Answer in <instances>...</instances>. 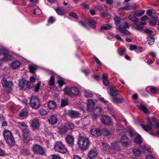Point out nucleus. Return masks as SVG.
I'll return each mask as SVG.
<instances>
[{"label":"nucleus","instance_id":"obj_5","mask_svg":"<svg viewBox=\"0 0 159 159\" xmlns=\"http://www.w3.org/2000/svg\"><path fill=\"white\" fill-rule=\"evenodd\" d=\"M54 148L56 151L61 153H65L68 152L64 144L60 141H57L56 143Z\"/></svg>","mask_w":159,"mask_h":159},{"label":"nucleus","instance_id":"obj_40","mask_svg":"<svg viewBox=\"0 0 159 159\" xmlns=\"http://www.w3.org/2000/svg\"><path fill=\"white\" fill-rule=\"evenodd\" d=\"M114 19L116 25V26L119 25L120 23V18L117 16H116L115 17Z\"/></svg>","mask_w":159,"mask_h":159},{"label":"nucleus","instance_id":"obj_16","mask_svg":"<svg viewBox=\"0 0 159 159\" xmlns=\"http://www.w3.org/2000/svg\"><path fill=\"white\" fill-rule=\"evenodd\" d=\"M91 133L93 135L97 137L101 135L102 132L101 130L98 129L96 128H93L91 129Z\"/></svg>","mask_w":159,"mask_h":159},{"label":"nucleus","instance_id":"obj_58","mask_svg":"<svg viewBox=\"0 0 159 159\" xmlns=\"http://www.w3.org/2000/svg\"><path fill=\"white\" fill-rule=\"evenodd\" d=\"M55 21V19L52 16L50 17L48 20V22L51 24H52Z\"/></svg>","mask_w":159,"mask_h":159},{"label":"nucleus","instance_id":"obj_14","mask_svg":"<svg viewBox=\"0 0 159 159\" xmlns=\"http://www.w3.org/2000/svg\"><path fill=\"white\" fill-rule=\"evenodd\" d=\"M98 154L95 149H91L88 153V157L89 159H93L96 157Z\"/></svg>","mask_w":159,"mask_h":159},{"label":"nucleus","instance_id":"obj_23","mask_svg":"<svg viewBox=\"0 0 159 159\" xmlns=\"http://www.w3.org/2000/svg\"><path fill=\"white\" fill-rule=\"evenodd\" d=\"M48 107L49 109H53L56 107V104L53 101L49 100L48 102Z\"/></svg>","mask_w":159,"mask_h":159},{"label":"nucleus","instance_id":"obj_24","mask_svg":"<svg viewBox=\"0 0 159 159\" xmlns=\"http://www.w3.org/2000/svg\"><path fill=\"white\" fill-rule=\"evenodd\" d=\"M118 90L115 88H111L110 89V94L111 96H115L118 95Z\"/></svg>","mask_w":159,"mask_h":159},{"label":"nucleus","instance_id":"obj_13","mask_svg":"<svg viewBox=\"0 0 159 159\" xmlns=\"http://www.w3.org/2000/svg\"><path fill=\"white\" fill-rule=\"evenodd\" d=\"M103 111L100 107H98L96 108L92 116L93 118L96 119L102 113Z\"/></svg>","mask_w":159,"mask_h":159},{"label":"nucleus","instance_id":"obj_26","mask_svg":"<svg viewBox=\"0 0 159 159\" xmlns=\"http://www.w3.org/2000/svg\"><path fill=\"white\" fill-rule=\"evenodd\" d=\"M66 141L68 144L73 145L74 143V139L73 136L69 135L66 138Z\"/></svg>","mask_w":159,"mask_h":159},{"label":"nucleus","instance_id":"obj_32","mask_svg":"<svg viewBox=\"0 0 159 159\" xmlns=\"http://www.w3.org/2000/svg\"><path fill=\"white\" fill-rule=\"evenodd\" d=\"M112 26L109 24H106L105 25L102 26L101 27L100 29L101 30H108L111 29L112 28Z\"/></svg>","mask_w":159,"mask_h":159},{"label":"nucleus","instance_id":"obj_22","mask_svg":"<svg viewBox=\"0 0 159 159\" xmlns=\"http://www.w3.org/2000/svg\"><path fill=\"white\" fill-rule=\"evenodd\" d=\"M124 101L123 98H119L116 97H113L112 98V102L116 104L122 103Z\"/></svg>","mask_w":159,"mask_h":159},{"label":"nucleus","instance_id":"obj_50","mask_svg":"<svg viewBox=\"0 0 159 159\" xmlns=\"http://www.w3.org/2000/svg\"><path fill=\"white\" fill-rule=\"evenodd\" d=\"M125 51V48L118 50V53L120 56H122Z\"/></svg>","mask_w":159,"mask_h":159},{"label":"nucleus","instance_id":"obj_49","mask_svg":"<svg viewBox=\"0 0 159 159\" xmlns=\"http://www.w3.org/2000/svg\"><path fill=\"white\" fill-rule=\"evenodd\" d=\"M40 86V83L39 82L34 87V91L35 92H38Z\"/></svg>","mask_w":159,"mask_h":159},{"label":"nucleus","instance_id":"obj_1","mask_svg":"<svg viewBox=\"0 0 159 159\" xmlns=\"http://www.w3.org/2000/svg\"><path fill=\"white\" fill-rule=\"evenodd\" d=\"M77 144L80 149L85 150L89 147L90 141L87 137L85 136H81L78 140Z\"/></svg>","mask_w":159,"mask_h":159},{"label":"nucleus","instance_id":"obj_12","mask_svg":"<svg viewBox=\"0 0 159 159\" xmlns=\"http://www.w3.org/2000/svg\"><path fill=\"white\" fill-rule=\"evenodd\" d=\"M116 29L121 33L126 35H130V33L128 30H126L125 25L121 24L119 25V27H116Z\"/></svg>","mask_w":159,"mask_h":159},{"label":"nucleus","instance_id":"obj_15","mask_svg":"<svg viewBox=\"0 0 159 159\" xmlns=\"http://www.w3.org/2000/svg\"><path fill=\"white\" fill-rule=\"evenodd\" d=\"M3 135L7 143L10 146V131L5 130L3 132Z\"/></svg>","mask_w":159,"mask_h":159},{"label":"nucleus","instance_id":"obj_6","mask_svg":"<svg viewBox=\"0 0 159 159\" xmlns=\"http://www.w3.org/2000/svg\"><path fill=\"white\" fill-rule=\"evenodd\" d=\"M0 55L3 57L2 61H6L10 60V56L9 55L8 50L3 47H0Z\"/></svg>","mask_w":159,"mask_h":159},{"label":"nucleus","instance_id":"obj_60","mask_svg":"<svg viewBox=\"0 0 159 159\" xmlns=\"http://www.w3.org/2000/svg\"><path fill=\"white\" fill-rule=\"evenodd\" d=\"M24 141L25 142L27 143L30 140V138L29 137H25L24 135Z\"/></svg>","mask_w":159,"mask_h":159},{"label":"nucleus","instance_id":"obj_27","mask_svg":"<svg viewBox=\"0 0 159 159\" xmlns=\"http://www.w3.org/2000/svg\"><path fill=\"white\" fill-rule=\"evenodd\" d=\"M107 74H103L102 75V78L103 79V83L105 85H107L109 84V80L107 79Z\"/></svg>","mask_w":159,"mask_h":159},{"label":"nucleus","instance_id":"obj_54","mask_svg":"<svg viewBox=\"0 0 159 159\" xmlns=\"http://www.w3.org/2000/svg\"><path fill=\"white\" fill-rule=\"evenodd\" d=\"M133 7L129 5H127L124 7V10H130L133 9Z\"/></svg>","mask_w":159,"mask_h":159},{"label":"nucleus","instance_id":"obj_38","mask_svg":"<svg viewBox=\"0 0 159 159\" xmlns=\"http://www.w3.org/2000/svg\"><path fill=\"white\" fill-rule=\"evenodd\" d=\"M18 125H19V127L21 129V130L23 129H25V128H26L27 126L23 122H18Z\"/></svg>","mask_w":159,"mask_h":159},{"label":"nucleus","instance_id":"obj_52","mask_svg":"<svg viewBox=\"0 0 159 159\" xmlns=\"http://www.w3.org/2000/svg\"><path fill=\"white\" fill-rule=\"evenodd\" d=\"M145 149L149 152H152L153 151V149L150 146L145 145Z\"/></svg>","mask_w":159,"mask_h":159},{"label":"nucleus","instance_id":"obj_44","mask_svg":"<svg viewBox=\"0 0 159 159\" xmlns=\"http://www.w3.org/2000/svg\"><path fill=\"white\" fill-rule=\"evenodd\" d=\"M28 112L27 111H22L19 114V116L20 117H24L27 116Z\"/></svg>","mask_w":159,"mask_h":159},{"label":"nucleus","instance_id":"obj_59","mask_svg":"<svg viewBox=\"0 0 159 159\" xmlns=\"http://www.w3.org/2000/svg\"><path fill=\"white\" fill-rule=\"evenodd\" d=\"M67 105V101L66 100H62L61 101V106L64 107Z\"/></svg>","mask_w":159,"mask_h":159},{"label":"nucleus","instance_id":"obj_42","mask_svg":"<svg viewBox=\"0 0 159 159\" xmlns=\"http://www.w3.org/2000/svg\"><path fill=\"white\" fill-rule=\"evenodd\" d=\"M156 23L157 20L155 18L152 17L150 19L149 24L151 25L154 26L156 24Z\"/></svg>","mask_w":159,"mask_h":159},{"label":"nucleus","instance_id":"obj_39","mask_svg":"<svg viewBox=\"0 0 159 159\" xmlns=\"http://www.w3.org/2000/svg\"><path fill=\"white\" fill-rule=\"evenodd\" d=\"M55 11L57 14L59 15L62 16L64 14V10L60 8H58L57 9H56Z\"/></svg>","mask_w":159,"mask_h":159},{"label":"nucleus","instance_id":"obj_31","mask_svg":"<svg viewBox=\"0 0 159 159\" xmlns=\"http://www.w3.org/2000/svg\"><path fill=\"white\" fill-rule=\"evenodd\" d=\"M59 132L61 134H63L65 133L67 131V128L65 125L61 126L59 127Z\"/></svg>","mask_w":159,"mask_h":159},{"label":"nucleus","instance_id":"obj_37","mask_svg":"<svg viewBox=\"0 0 159 159\" xmlns=\"http://www.w3.org/2000/svg\"><path fill=\"white\" fill-rule=\"evenodd\" d=\"M38 112L39 114L41 116L46 115L47 112L46 110L43 109H40L39 110Z\"/></svg>","mask_w":159,"mask_h":159},{"label":"nucleus","instance_id":"obj_10","mask_svg":"<svg viewBox=\"0 0 159 159\" xmlns=\"http://www.w3.org/2000/svg\"><path fill=\"white\" fill-rule=\"evenodd\" d=\"M147 120L148 121V124L146 125L141 124L140 125L145 131L148 132L152 129L153 125L149 118H147Z\"/></svg>","mask_w":159,"mask_h":159},{"label":"nucleus","instance_id":"obj_20","mask_svg":"<svg viewBox=\"0 0 159 159\" xmlns=\"http://www.w3.org/2000/svg\"><path fill=\"white\" fill-rule=\"evenodd\" d=\"M94 105V103L93 100L91 99L88 100L87 102V108L88 110L91 111L93 108Z\"/></svg>","mask_w":159,"mask_h":159},{"label":"nucleus","instance_id":"obj_47","mask_svg":"<svg viewBox=\"0 0 159 159\" xmlns=\"http://www.w3.org/2000/svg\"><path fill=\"white\" fill-rule=\"evenodd\" d=\"M26 82L23 80H20L19 83V85L20 86L21 88H23L25 85Z\"/></svg>","mask_w":159,"mask_h":159},{"label":"nucleus","instance_id":"obj_8","mask_svg":"<svg viewBox=\"0 0 159 159\" xmlns=\"http://www.w3.org/2000/svg\"><path fill=\"white\" fill-rule=\"evenodd\" d=\"M32 150L34 154L43 155L45 153L43 149L39 145L36 144L32 147Z\"/></svg>","mask_w":159,"mask_h":159},{"label":"nucleus","instance_id":"obj_51","mask_svg":"<svg viewBox=\"0 0 159 159\" xmlns=\"http://www.w3.org/2000/svg\"><path fill=\"white\" fill-rule=\"evenodd\" d=\"M51 156L52 157V159H61V158L60 156L57 154H53L51 155Z\"/></svg>","mask_w":159,"mask_h":159},{"label":"nucleus","instance_id":"obj_29","mask_svg":"<svg viewBox=\"0 0 159 159\" xmlns=\"http://www.w3.org/2000/svg\"><path fill=\"white\" fill-rule=\"evenodd\" d=\"M128 18L131 21L134 22L135 24L136 25H137L138 22V19L135 16L130 15L128 16Z\"/></svg>","mask_w":159,"mask_h":159},{"label":"nucleus","instance_id":"obj_18","mask_svg":"<svg viewBox=\"0 0 159 159\" xmlns=\"http://www.w3.org/2000/svg\"><path fill=\"white\" fill-rule=\"evenodd\" d=\"M69 115L71 118H76L80 116V114L77 111L71 110L69 112Z\"/></svg>","mask_w":159,"mask_h":159},{"label":"nucleus","instance_id":"obj_46","mask_svg":"<svg viewBox=\"0 0 159 159\" xmlns=\"http://www.w3.org/2000/svg\"><path fill=\"white\" fill-rule=\"evenodd\" d=\"M11 147L13 146L15 144V141L14 138L12 135V134L11 132Z\"/></svg>","mask_w":159,"mask_h":159},{"label":"nucleus","instance_id":"obj_36","mask_svg":"<svg viewBox=\"0 0 159 159\" xmlns=\"http://www.w3.org/2000/svg\"><path fill=\"white\" fill-rule=\"evenodd\" d=\"M139 108L142 110L145 113H149L147 107L143 105H141L139 106Z\"/></svg>","mask_w":159,"mask_h":159},{"label":"nucleus","instance_id":"obj_48","mask_svg":"<svg viewBox=\"0 0 159 159\" xmlns=\"http://www.w3.org/2000/svg\"><path fill=\"white\" fill-rule=\"evenodd\" d=\"M69 15L72 17L74 18L75 19H78V16L75 13L73 12H71L69 14Z\"/></svg>","mask_w":159,"mask_h":159},{"label":"nucleus","instance_id":"obj_9","mask_svg":"<svg viewBox=\"0 0 159 159\" xmlns=\"http://www.w3.org/2000/svg\"><path fill=\"white\" fill-rule=\"evenodd\" d=\"M120 142L125 146L128 147L131 144V140L126 135H123L121 137Z\"/></svg>","mask_w":159,"mask_h":159},{"label":"nucleus","instance_id":"obj_17","mask_svg":"<svg viewBox=\"0 0 159 159\" xmlns=\"http://www.w3.org/2000/svg\"><path fill=\"white\" fill-rule=\"evenodd\" d=\"M31 126L34 129H38L39 126V121L38 118L33 119L31 122Z\"/></svg>","mask_w":159,"mask_h":159},{"label":"nucleus","instance_id":"obj_2","mask_svg":"<svg viewBox=\"0 0 159 159\" xmlns=\"http://www.w3.org/2000/svg\"><path fill=\"white\" fill-rule=\"evenodd\" d=\"M30 105L32 109L37 110L40 107L41 103L38 97L34 96L31 97L30 98Z\"/></svg>","mask_w":159,"mask_h":159},{"label":"nucleus","instance_id":"obj_33","mask_svg":"<svg viewBox=\"0 0 159 159\" xmlns=\"http://www.w3.org/2000/svg\"><path fill=\"white\" fill-rule=\"evenodd\" d=\"M84 95L86 97H91L92 96V94L91 91L89 90H86L84 91Z\"/></svg>","mask_w":159,"mask_h":159},{"label":"nucleus","instance_id":"obj_57","mask_svg":"<svg viewBox=\"0 0 159 159\" xmlns=\"http://www.w3.org/2000/svg\"><path fill=\"white\" fill-rule=\"evenodd\" d=\"M22 131L23 132L24 134H29L30 131L28 129V126H27L26 128H25V129H23Z\"/></svg>","mask_w":159,"mask_h":159},{"label":"nucleus","instance_id":"obj_43","mask_svg":"<svg viewBox=\"0 0 159 159\" xmlns=\"http://www.w3.org/2000/svg\"><path fill=\"white\" fill-rule=\"evenodd\" d=\"M54 80H54V77L52 76H51L50 77L49 80V84L50 86L53 85L55 83Z\"/></svg>","mask_w":159,"mask_h":159},{"label":"nucleus","instance_id":"obj_11","mask_svg":"<svg viewBox=\"0 0 159 159\" xmlns=\"http://www.w3.org/2000/svg\"><path fill=\"white\" fill-rule=\"evenodd\" d=\"M101 121L104 125H112L111 118L108 116H103L101 119Z\"/></svg>","mask_w":159,"mask_h":159},{"label":"nucleus","instance_id":"obj_45","mask_svg":"<svg viewBox=\"0 0 159 159\" xmlns=\"http://www.w3.org/2000/svg\"><path fill=\"white\" fill-rule=\"evenodd\" d=\"M30 71L31 73H34V71L36 70V67L33 65H30L29 66Z\"/></svg>","mask_w":159,"mask_h":159},{"label":"nucleus","instance_id":"obj_55","mask_svg":"<svg viewBox=\"0 0 159 159\" xmlns=\"http://www.w3.org/2000/svg\"><path fill=\"white\" fill-rule=\"evenodd\" d=\"M81 6H82L83 8L86 9H89V6L88 4H86L85 3H84L80 4V5Z\"/></svg>","mask_w":159,"mask_h":159},{"label":"nucleus","instance_id":"obj_64","mask_svg":"<svg viewBox=\"0 0 159 159\" xmlns=\"http://www.w3.org/2000/svg\"><path fill=\"white\" fill-rule=\"evenodd\" d=\"M93 58L97 64H101V62L99 61L98 59V58H97L95 56H94Z\"/></svg>","mask_w":159,"mask_h":159},{"label":"nucleus","instance_id":"obj_56","mask_svg":"<svg viewBox=\"0 0 159 159\" xmlns=\"http://www.w3.org/2000/svg\"><path fill=\"white\" fill-rule=\"evenodd\" d=\"M129 130V129H128L126 131L125 130V129H123V130H122L121 129H119L118 130V133H119V134H120L122 135L124 134H125V132H128L129 133V131H128Z\"/></svg>","mask_w":159,"mask_h":159},{"label":"nucleus","instance_id":"obj_30","mask_svg":"<svg viewBox=\"0 0 159 159\" xmlns=\"http://www.w3.org/2000/svg\"><path fill=\"white\" fill-rule=\"evenodd\" d=\"M90 27L92 28H95L96 26V22L92 18H89L88 20Z\"/></svg>","mask_w":159,"mask_h":159},{"label":"nucleus","instance_id":"obj_25","mask_svg":"<svg viewBox=\"0 0 159 159\" xmlns=\"http://www.w3.org/2000/svg\"><path fill=\"white\" fill-rule=\"evenodd\" d=\"M147 40L148 43L149 45H153L155 42V38L151 34L148 35L147 37Z\"/></svg>","mask_w":159,"mask_h":159},{"label":"nucleus","instance_id":"obj_41","mask_svg":"<svg viewBox=\"0 0 159 159\" xmlns=\"http://www.w3.org/2000/svg\"><path fill=\"white\" fill-rule=\"evenodd\" d=\"M66 126L68 130H70L74 128V125L72 123H68L65 125Z\"/></svg>","mask_w":159,"mask_h":159},{"label":"nucleus","instance_id":"obj_62","mask_svg":"<svg viewBox=\"0 0 159 159\" xmlns=\"http://www.w3.org/2000/svg\"><path fill=\"white\" fill-rule=\"evenodd\" d=\"M144 31L145 33L147 34H151L152 33V30L148 29H145L144 30Z\"/></svg>","mask_w":159,"mask_h":159},{"label":"nucleus","instance_id":"obj_61","mask_svg":"<svg viewBox=\"0 0 159 159\" xmlns=\"http://www.w3.org/2000/svg\"><path fill=\"white\" fill-rule=\"evenodd\" d=\"M134 28L136 30L140 31H142L143 29V28L142 26L137 25H136V27H135Z\"/></svg>","mask_w":159,"mask_h":159},{"label":"nucleus","instance_id":"obj_63","mask_svg":"<svg viewBox=\"0 0 159 159\" xmlns=\"http://www.w3.org/2000/svg\"><path fill=\"white\" fill-rule=\"evenodd\" d=\"M58 82L60 87H62L63 84H65L64 82L61 80H58Z\"/></svg>","mask_w":159,"mask_h":159},{"label":"nucleus","instance_id":"obj_4","mask_svg":"<svg viewBox=\"0 0 159 159\" xmlns=\"http://www.w3.org/2000/svg\"><path fill=\"white\" fill-rule=\"evenodd\" d=\"M1 83L4 92L7 94L10 93V80L9 78H3L1 80Z\"/></svg>","mask_w":159,"mask_h":159},{"label":"nucleus","instance_id":"obj_34","mask_svg":"<svg viewBox=\"0 0 159 159\" xmlns=\"http://www.w3.org/2000/svg\"><path fill=\"white\" fill-rule=\"evenodd\" d=\"M133 152L134 155L137 157L140 156V152L138 149L134 148L133 149Z\"/></svg>","mask_w":159,"mask_h":159},{"label":"nucleus","instance_id":"obj_19","mask_svg":"<svg viewBox=\"0 0 159 159\" xmlns=\"http://www.w3.org/2000/svg\"><path fill=\"white\" fill-rule=\"evenodd\" d=\"M48 121L49 123L53 125L56 124L57 121V117L54 115H51L48 118Z\"/></svg>","mask_w":159,"mask_h":159},{"label":"nucleus","instance_id":"obj_3","mask_svg":"<svg viewBox=\"0 0 159 159\" xmlns=\"http://www.w3.org/2000/svg\"><path fill=\"white\" fill-rule=\"evenodd\" d=\"M65 94L71 96L72 95L76 96L79 94V91L78 89L75 87H72L70 88L66 86L63 89Z\"/></svg>","mask_w":159,"mask_h":159},{"label":"nucleus","instance_id":"obj_35","mask_svg":"<svg viewBox=\"0 0 159 159\" xmlns=\"http://www.w3.org/2000/svg\"><path fill=\"white\" fill-rule=\"evenodd\" d=\"M111 148L116 151H118L120 149V147L116 143H113L111 144Z\"/></svg>","mask_w":159,"mask_h":159},{"label":"nucleus","instance_id":"obj_21","mask_svg":"<svg viewBox=\"0 0 159 159\" xmlns=\"http://www.w3.org/2000/svg\"><path fill=\"white\" fill-rule=\"evenodd\" d=\"M20 62L17 60H16L13 61L11 65V67L13 69H15L19 68L20 65Z\"/></svg>","mask_w":159,"mask_h":159},{"label":"nucleus","instance_id":"obj_53","mask_svg":"<svg viewBox=\"0 0 159 159\" xmlns=\"http://www.w3.org/2000/svg\"><path fill=\"white\" fill-rule=\"evenodd\" d=\"M26 84L27 88L29 89L32 88L34 86L33 84L30 82H27Z\"/></svg>","mask_w":159,"mask_h":159},{"label":"nucleus","instance_id":"obj_28","mask_svg":"<svg viewBox=\"0 0 159 159\" xmlns=\"http://www.w3.org/2000/svg\"><path fill=\"white\" fill-rule=\"evenodd\" d=\"M145 11L143 10H136L134 12V15L137 17H140L144 13Z\"/></svg>","mask_w":159,"mask_h":159},{"label":"nucleus","instance_id":"obj_7","mask_svg":"<svg viewBox=\"0 0 159 159\" xmlns=\"http://www.w3.org/2000/svg\"><path fill=\"white\" fill-rule=\"evenodd\" d=\"M130 136L133 137H135L134 142L136 143L140 144L142 143V140L141 136L135 133L131 129L128 130Z\"/></svg>","mask_w":159,"mask_h":159}]
</instances>
